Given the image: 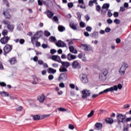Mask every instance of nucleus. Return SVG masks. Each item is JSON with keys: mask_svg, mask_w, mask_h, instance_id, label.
Returning <instances> with one entry per match:
<instances>
[{"mask_svg": "<svg viewBox=\"0 0 131 131\" xmlns=\"http://www.w3.org/2000/svg\"><path fill=\"white\" fill-rule=\"evenodd\" d=\"M48 79L49 80H53V79H54V75H49L48 76Z\"/></svg>", "mask_w": 131, "mask_h": 131, "instance_id": "52", "label": "nucleus"}, {"mask_svg": "<svg viewBox=\"0 0 131 131\" xmlns=\"http://www.w3.org/2000/svg\"><path fill=\"white\" fill-rule=\"evenodd\" d=\"M98 34H99V33L98 32L94 31L93 33L90 34V37H92V38L97 39L99 36Z\"/></svg>", "mask_w": 131, "mask_h": 131, "instance_id": "18", "label": "nucleus"}, {"mask_svg": "<svg viewBox=\"0 0 131 131\" xmlns=\"http://www.w3.org/2000/svg\"><path fill=\"white\" fill-rule=\"evenodd\" d=\"M77 16L79 20H81V13L79 12H77Z\"/></svg>", "mask_w": 131, "mask_h": 131, "instance_id": "38", "label": "nucleus"}, {"mask_svg": "<svg viewBox=\"0 0 131 131\" xmlns=\"http://www.w3.org/2000/svg\"><path fill=\"white\" fill-rule=\"evenodd\" d=\"M48 72L50 74H55L57 72V70L52 68H49L48 69Z\"/></svg>", "mask_w": 131, "mask_h": 131, "instance_id": "21", "label": "nucleus"}, {"mask_svg": "<svg viewBox=\"0 0 131 131\" xmlns=\"http://www.w3.org/2000/svg\"><path fill=\"white\" fill-rule=\"evenodd\" d=\"M85 30L88 32H91L92 30H93V28L91 26H88L86 27Z\"/></svg>", "mask_w": 131, "mask_h": 131, "instance_id": "36", "label": "nucleus"}, {"mask_svg": "<svg viewBox=\"0 0 131 131\" xmlns=\"http://www.w3.org/2000/svg\"><path fill=\"white\" fill-rule=\"evenodd\" d=\"M37 3L38 6H42V4H46V2L42 0H37Z\"/></svg>", "mask_w": 131, "mask_h": 131, "instance_id": "33", "label": "nucleus"}, {"mask_svg": "<svg viewBox=\"0 0 131 131\" xmlns=\"http://www.w3.org/2000/svg\"><path fill=\"white\" fill-rule=\"evenodd\" d=\"M117 119L118 121V123H123L124 122V120L125 119V115L122 114H117Z\"/></svg>", "mask_w": 131, "mask_h": 131, "instance_id": "5", "label": "nucleus"}, {"mask_svg": "<svg viewBox=\"0 0 131 131\" xmlns=\"http://www.w3.org/2000/svg\"><path fill=\"white\" fill-rule=\"evenodd\" d=\"M13 50V45L9 44H6V46L3 48V55L7 56L8 54L11 53Z\"/></svg>", "mask_w": 131, "mask_h": 131, "instance_id": "2", "label": "nucleus"}, {"mask_svg": "<svg viewBox=\"0 0 131 131\" xmlns=\"http://www.w3.org/2000/svg\"><path fill=\"white\" fill-rule=\"evenodd\" d=\"M62 66L63 67H66V68H68V67H70L71 64H70V63L68 61H62L61 62Z\"/></svg>", "mask_w": 131, "mask_h": 131, "instance_id": "20", "label": "nucleus"}, {"mask_svg": "<svg viewBox=\"0 0 131 131\" xmlns=\"http://www.w3.org/2000/svg\"><path fill=\"white\" fill-rule=\"evenodd\" d=\"M79 25L81 28H83L84 27H85V24L82 21H81L79 24Z\"/></svg>", "mask_w": 131, "mask_h": 131, "instance_id": "44", "label": "nucleus"}, {"mask_svg": "<svg viewBox=\"0 0 131 131\" xmlns=\"http://www.w3.org/2000/svg\"><path fill=\"white\" fill-rule=\"evenodd\" d=\"M53 19L54 20V21H55V22H58V21H59V18H58V16L56 15L53 17Z\"/></svg>", "mask_w": 131, "mask_h": 131, "instance_id": "48", "label": "nucleus"}, {"mask_svg": "<svg viewBox=\"0 0 131 131\" xmlns=\"http://www.w3.org/2000/svg\"><path fill=\"white\" fill-rule=\"evenodd\" d=\"M3 15L5 17L6 19H10L11 18V14H10L8 11H4Z\"/></svg>", "mask_w": 131, "mask_h": 131, "instance_id": "24", "label": "nucleus"}, {"mask_svg": "<svg viewBox=\"0 0 131 131\" xmlns=\"http://www.w3.org/2000/svg\"><path fill=\"white\" fill-rule=\"evenodd\" d=\"M0 85L1 86H7V84H6V83L4 82H0Z\"/></svg>", "mask_w": 131, "mask_h": 131, "instance_id": "58", "label": "nucleus"}, {"mask_svg": "<svg viewBox=\"0 0 131 131\" xmlns=\"http://www.w3.org/2000/svg\"><path fill=\"white\" fill-rule=\"evenodd\" d=\"M24 42H25V40H24V39H20L19 40L20 45H23V43H24Z\"/></svg>", "mask_w": 131, "mask_h": 131, "instance_id": "59", "label": "nucleus"}, {"mask_svg": "<svg viewBox=\"0 0 131 131\" xmlns=\"http://www.w3.org/2000/svg\"><path fill=\"white\" fill-rule=\"evenodd\" d=\"M38 64L39 65H43V61L42 60H38Z\"/></svg>", "mask_w": 131, "mask_h": 131, "instance_id": "63", "label": "nucleus"}, {"mask_svg": "<svg viewBox=\"0 0 131 131\" xmlns=\"http://www.w3.org/2000/svg\"><path fill=\"white\" fill-rule=\"evenodd\" d=\"M72 67L73 69H76L78 68V69H80L81 67L80 66V64L78 63V61L77 60H75L72 63Z\"/></svg>", "mask_w": 131, "mask_h": 131, "instance_id": "11", "label": "nucleus"}, {"mask_svg": "<svg viewBox=\"0 0 131 131\" xmlns=\"http://www.w3.org/2000/svg\"><path fill=\"white\" fill-rule=\"evenodd\" d=\"M59 88H65V84L62 82H60L59 84Z\"/></svg>", "mask_w": 131, "mask_h": 131, "instance_id": "47", "label": "nucleus"}, {"mask_svg": "<svg viewBox=\"0 0 131 131\" xmlns=\"http://www.w3.org/2000/svg\"><path fill=\"white\" fill-rule=\"evenodd\" d=\"M58 110L61 112H64V111H66V109L63 107H59L58 108Z\"/></svg>", "mask_w": 131, "mask_h": 131, "instance_id": "56", "label": "nucleus"}, {"mask_svg": "<svg viewBox=\"0 0 131 131\" xmlns=\"http://www.w3.org/2000/svg\"><path fill=\"white\" fill-rule=\"evenodd\" d=\"M107 74H108V70L106 69H103L101 71V73L99 74V79L101 81H105L107 79Z\"/></svg>", "mask_w": 131, "mask_h": 131, "instance_id": "1", "label": "nucleus"}, {"mask_svg": "<svg viewBox=\"0 0 131 131\" xmlns=\"http://www.w3.org/2000/svg\"><path fill=\"white\" fill-rule=\"evenodd\" d=\"M41 47H42V49H47L48 48V46L47 44L43 43V44H42Z\"/></svg>", "mask_w": 131, "mask_h": 131, "instance_id": "57", "label": "nucleus"}, {"mask_svg": "<svg viewBox=\"0 0 131 131\" xmlns=\"http://www.w3.org/2000/svg\"><path fill=\"white\" fill-rule=\"evenodd\" d=\"M7 28L11 32H13L14 30V26L13 25L8 24L7 25Z\"/></svg>", "mask_w": 131, "mask_h": 131, "instance_id": "27", "label": "nucleus"}, {"mask_svg": "<svg viewBox=\"0 0 131 131\" xmlns=\"http://www.w3.org/2000/svg\"><path fill=\"white\" fill-rule=\"evenodd\" d=\"M3 24H5V25H8V24H11V22H10L9 21H7L6 20H4L3 21Z\"/></svg>", "mask_w": 131, "mask_h": 131, "instance_id": "46", "label": "nucleus"}, {"mask_svg": "<svg viewBox=\"0 0 131 131\" xmlns=\"http://www.w3.org/2000/svg\"><path fill=\"white\" fill-rule=\"evenodd\" d=\"M94 113H95V112L93 110L91 111V112L90 113V114H88V118H90V117H92V116L94 115Z\"/></svg>", "mask_w": 131, "mask_h": 131, "instance_id": "39", "label": "nucleus"}, {"mask_svg": "<svg viewBox=\"0 0 131 131\" xmlns=\"http://www.w3.org/2000/svg\"><path fill=\"white\" fill-rule=\"evenodd\" d=\"M114 17H115V18H117V17H118V16H119V13L117 12H115L113 14Z\"/></svg>", "mask_w": 131, "mask_h": 131, "instance_id": "50", "label": "nucleus"}, {"mask_svg": "<svg viewBox=\"0 0 131 131\" xmlns=\"http://www.w3.org/2000/svg\"><path fill=\"white\" fill-rule=\"evenodd\" d=\"M68 8L71 9V8H73V3H69L68 4Z\"/></svg>", "mask_w": 131, "mask_h": 131, "instance_id": "49", "label": "nucleus"}, {"mask_svg": "<svg viewBox=\"0 0 131 131\" xmlns=\"http://www.w3.org/2000/svg\"><path fill=\"white\" fill-rule=\"evenodd\" d=\"M37 100L40 102V103H42L44 102L45 100H46V97L45 96V95L42 94L41 95L38 96Z\"/></svg>", "mask_w": 131, "mask_h": 131, "instance_id": "16", "label": "nucleus"}, {"mask_svg": "<svg viewBox=\"0 0 131 131\" xmlns=\"http://www.w3.org/2000/svg\"><path fill=\"white\" fill-rule=\"evenodd\" d=\"M43 14H45L46 15H47V16L48 18H51L53 16H54V13L51 11L50 10H47L46 11H45Z\"/></svg>", "mask_w": 131, "mask_h": 131, "instance_id": "14", "label": "nucleus"}, {"mask_svg": "<svg viewBox=\"0 0 131 131\" xmlns=\"http://www.w3.org/2000/svg\"><path fill=\"white\" fill-rule=\"evenodd\" d=\"M114 90H117L116 87L107 88L104 90L103 91L99 93V95H102V94H104V93H109V92L113 93V92H114Z\"/></svg>", "mask_w": 131, "mask_h": 131, "instance_id": "12", "label": "nucleus"}, {"mask_svg": "<svg viewBox=\"0 0 131 131\" xmlns=\"http://www.w3.org/2000/svg\"><path fill=\"white\" fill-rule=\"evenodd\" d=\"M131 120V117L130 118H127L126 119H124V122H128Z\"/></svg>", "mask_w": 131, "mask_h": 131, "instance_id": "62", "label": "nucleus"}, {"mask_svg": "<svg viewBox=\"0 0 131 131\" xmlns=\"http://www.w3.org/2000/svg\"><path fill=\"white\" fill-rule=\"evenodd\" d=\"M81 80L83 83H88L89 82V79H88V75L85 74H82L80 75Z\"/></svg>", "mask_w": 131, "mask_h": 131, "instance_id": "10", "label": "nucleus"}, {"mask_svg": "<svg viewBox=\"0 0 131 131\" xmlns=\"http://www.w3.org/2000/svg\"><path fill=\"white\" fill-rule=\"evenodd\" d=\"M8 62H10L11 65H15V64L17 63V59H16V58L15 57H12L9 59Z\"/></svg>", "mask_w": 131, "mask_h": 131, "instance_id": "17", "label": "nucleus"}, {"mask_svg": "<svg viewBox=\"0 0 131 131\" xmlns=\"http://www.w3.org/2000/svg\"><path fill=\"white\" fill-rule=\"evenodd\" d=\"M110 7V4H109L108 3H105V4H104L102 7V9H105V10H106V11H108L109 9V8Z\"/></svg>", "mask_w": 131, "mask_h": 131, "instance_id": "25", "label": "nucleus"}, {"mask_svg": "<svg viewBox=\"0 0 131 131\" xmlns=\"http://www.w3.org/2000/svg\"><path fill=\"white\" fill-rule=\"evenodd\" d=\"M69 50H70V53H72L73 54H77V50H74V47L73 46H70Z\"/></svg>", "mask_w": 131, "mask_h": 131, "instance_id": "22", "label": "nucleus"}, {"mask_svg": "<svg viewBox=\"0 0 131 131\" xmlns=\"http://www.w3.org/2000/svg\"><path fill=\"white\" fill-rule=\"evenodd\" d=\"M58 58V55H53L51 57L52 60H53V61H56L57 59Z\"/></svg>", "mask_w": 131, "mask_h": 131, "instance_id": "42", "label": "nucleus"}, {"mask_svg": "<svg viewBox=\"0 0 131 131\" xmlns=\"http://www.w3.org/2000/svg\"><path fill=\"white\" fill-rule=\"evenodd\" d=\"M60 72H67L68 70L65 67H61L59 69Z\"/></svg>", "mask_w": 131, "mask_h": 131, "instance_id": "30", "label": "nucleus"}, {"mask_svg": "<svg viewBox=\"0 0 131 131\" xmlns=\"http://www.w3.org/2000/svg\"><path fill=\"white\" fill-rule=\"evenodd\" d=\"M2 34V35H3V36H6V35H8V30H3Z\"/></svg>", "mask_w": 131, "mask_h": 131, "instance_id": "34", "label": "nucleus"}, {"mask_svg": "<svg viewBox=\"0 0 131 131\" xmlns=\"http://www.w3.org/2000/svg\"><path fill=\"white\" fill-rule=\"evenodd\" d=\"M69 128L70 129H74V125L71 124H70L69 125Z\"/></svg>", "mask_w": 131, "mask_h": 131, "instance_id": "55", "label": "nucleus"}, {"mask_svg": "<svg viewBox=\"0 0 131 131\" xmlns=\"http://www.w3.org/2000/svg\"><path fill=\"white\" fill-rule=\"evenodd\" d=\"M68 76L66 73H61L58 78V81H66L67 80Z\"/></svg>", "mask_w": 131, "mask_h": 131, "instance_id": "7", "label": "nucleus"}, {"mask_svg": "<svg viewBox=\"0 0 131 131\" xmlns=\"http://www.w3.org/2000/svg\"><path fill=\"white\" fill-rule=\"evenodd\" d=\"M81 47L82 50H84L85 52L93 51V47H92L90 44H81Z\"/></svg>", "mask_w": 131, "mask_h": 131, "instance_id": "4", "label": "nucleus"}, {"mask_svg": "<svg viewBox=\"0 0 131 131\" xmlns=\"http://www.w3.org/2000/svg\"><path fill=\"white\" fill-rule=\"evenodd\" d=\"M107 23H108V24H112V23H113V20L111 18H108L107 20Z\"/></svg>", "mask_w": 131, "mask_h": 131, "instance_id": "53", "label": "nucleus"}, {"mask_svg": "<svg viewBox=\"0 0 131 131\" xmlns=\"http://www.w3.org/2000/svg\"><path fill=\"white\" fill-rule=\"evenodd\" d=\"M113 14H112V13L111 12V10H108V11L107 12V16L108 17H112Z\"/></svg>", "mask_w": 131, "mask_h": 131, "instance_id": "45", "label": "nucleus"}, {"mask_svg": "<svg viewBox=\"0 0 131 131\" xmlns=\"http://www.w3.org/2000/svg\"><path fill=\"white\" fill-rule=\"evenodd\" d=\"M101 10V6L100 5H97L96 6V10L97 12H98V13H100V10Z\"/></svg>", "mask_w": 131, "mask_h": 131, "instance_id": "43", "label": "nucleus"}, {"mask_svg": "<svg viewBox=\"0 0 131 131\" xmlns=\"http://www.w3.org/2000/svg\"><path fill=\"white\" fill-rule=\"evenodd\" d=\"M56 62H58V63H62V60H61V57L57 55V58L56 59Z\"/></svg>", "mask_w": 131, "mask_h": 131, "instance_id": "40", "label": "nucleus"}, {"mask_svg": "<svg viewBox=\"0 0 131 131\" xmlns=\"http://www.w3.org/2000/svg\"><path fill=\"white\" fill-rule=\"evenodd\" d=\"M44 35L45 36H47V37H49V36H50V35H51V33H50V32H49L48 31H45L44 32Z\"/></svg>", "mask_w": 131, "mask_h": 131, "instance_id": "35", "label": "nucleus"}, {"mask_svg": "<svg viewBox=\"0 0 131 131\" xmlns=\"http://www.w3.org/2000/svg\"><path fill=\"white\" fill-rule=\"evenodd\" d=\"M116 43H120L121 42V40L119 38H117L116 39Z\"/></svg>", "mask_w": 131, "mask_h": 131, "instance_id": "60", "label": "nucleus"}, {"mask_svg": "<svg viewBox=\"0 0 131 131\" xmlns=\"http://www.w3.org/2000/svg\"><path fill=\"white\" fill-rule=\"evenodd\" d=\"M61 58L62 59H67V55L65 54H62L61 56Z\"/></svg>", "mask_w": 131, "mask_h": 131, "instance_id": "51", "label": "nucleus"}, {"mask_svg": "<svg viewBox=\"0 0 131 131\" xmlns=\"http://www.w3.org/2000/svg\"><path fill=\"white\" fill-rule=\"evenodd\" d=\"M70 27L73 30H77L78 25L76 24H74V23L71 22L70 23Z\"/></svg>", "mask_w": 131, "mask_h": 131, "instance_id": "15", "label": "nucleus"}, {"mask_svg": "<svg viewBox=\"0 0 131 131\" xmlns=\"http://www.w3.org/2000/svg\"><path fill=\"white\" fill-rule=\"evenodd\" d=\"M111 88H116L117 89V90H114V91H118V89H119V90H121V89H122V85H121V84H118V86L115 85Z\"/></svg>", "mask_w": 131, "mask_h": 131, "instance_id": "26", "label": "nucleus"}, {"mask_svg": "<svg viewBox=\"0 0 131 131\" xmlns=\"http://www.w3.org/2000/svg\"><path fill=\"white\" fill-rule=\"evenodd\" d=\"M57 40V39H56V37L54 36H51L49 38V41H51V42H55Z\"/></svg>", "mask_w": 131, "mask_h": 131, "instance_id": "31", "label": "nucleus"}, {"mask_svg": "<svg viewBox=\"0 0 131 131\" xmlns=\"http://www.w3.org/2000/svg\"><path fill=\"white\" fill-rule=\"evenodd\" d=\"M111 31V29L110 28H106L105 29V32L106 33L110 32Z\"/></svg>", "mask_w": 131, "mask_h": 131, "instance_id": "61", "label": "nucleus"}, {"mask_svg": "<svg viewBox=\"0 0 131 131\" xmlns=\"http://www.w3.org/2000/svg\"><path fill=\"white\" fill-rule=\"evenodd\" d=\"M58 28L59 31L60 32H63V31L65 30V27H64L63 26H59Z\"/></svg>", "mask_w": 131, "mask_h": 131, "instance_id": "32", "label": "nucleus"}, {"mask_svg": "<svg viewBox=\"0 0 131 131\" xmlns=\"http://www.w3.org/2000/svg\"><path fill=\"white\" fill-rule=\"evenodd\" d=\"M123 131H128V126H126L123 127Z\"/></svg>", "mask_w": 131, "mask_h": 131, "instance_id": "64", "label": "nucleus"}, {"mask_svg": "<svg viewBox=\"0 0 131 131\" xmlns=\"http://www.w3.org/2000/svg\"><path fill=\"white\" fill-rule=\"evenodd\" d=\"M1 95L2 97H9V93L5 91L1 92Z\"/></svg>", "mask_w": 131, "mask_h": 131, "instance_id": "29", "label": "nucleus"}, {"mask_svg": "<svg viewBox=\"0 0 131 131\" xmlns=\"http://www.w3.org/2000/svg\"><path fill=\"white\" fill-rule=\"evenodd\" d=\"M95 126L96 128L98 129V130H100V129L102 128V126H103V124H102V123H96L95 124Z\"/></svg>", "mask_w": 131, "mask_h": 131, "instance_id": "23", "label": "nucleus"}, {"mask_svg": "<svg viewBox=\"0 0 131 131\" xmlns=\"http://www.w3.org/2000/svg\"><path fill=\"white\" fill-rule=\"evenodd\" d=\"M82 99H88V97L91 96V91L86 90V89H84L82 91Z\"/></svg>", "mask_w": 131, "mask_h": 131, "instance_id": "8", "label": "nucleus"}, {"mask_svg": "<svg viewBox=\"0 0 131 131\" xmlns=\"http://www.w3.org/2000/svg\"><path fill=\"white\" fill-rule=\"evenodd\" d=\"M61 48H65L66 47V43L64 42L61 40Z\"/></svg>", "mask_w": 131, "mask_h": 131, "instance_id": "54", "label": "nucleus"}, {"mask_svg": "<svg viewBox=\"0 0 131 131\" xmlns=\"http://www.w3.org/2000/svg\"><path fill=\"white\" fill-rule=\"evenodd\" d=\"M114 23H115L116 24H117V25L120 24V20H119L117 18L115 19L114 20Z\"/></svg>", "mask_w": 131, "mask_h": 131, "instance_id": "41", "label": "nucleus"}, {"mask_svg": "<svg viewBox=\"0 0 131 131\" xmlns=\"http://www.w3.org/2000/svg\"><path fill=\"white\" fill-rule=\"evenodd\" d=\"M76 59V55H72L71 53L67 55V59L69 61H72V60H75Z\"/></svg>", "mask_w": 131, "mask_h": 131, "instance_id": "13", "label": "nucleus"}, {"mask_svg": "<svg viewBox=\"0 0 131 131\" xmlns=\"http://www.w3.org/2000/svg\"><path fill=\"white\" fill-rule=\"evenodd\" d=\"M105 122L108 124H112L114 122V120L112 118H106L105 119Z\"/></svg>", "mask_w": 131, "mask_h": 131, "instance_id": "19", "label": "nucleus"}, {"mask_svg": "<svg viewBox=\"0 0 131 131\" xmlns=\"http://www.w3.org/2000/svg\"><path fill=\"white\" fill-rule=\"evenodd\" d=\"M57 47L58 48H62V44L61 43V40H58L57 42L56 43Z\"/></svg>", "mask_w": 131, "mask_h": 131, "instance_id": "37", "label": "nucleus"}, {"mask_svg": "<svg viewBox=\"0 0 131 131\" xmlns=\"http://www.w3.org/2000/svg\"><path fill=\"white\" fill-rule=\"evenodd\" d=\"M40 33H41V31H38L34 35V36L31 37V41L33 45H34V42H35V41L40 37Z\"/></svg>", "mask_w": 131, "mask_h": 131, "instance_id": "3", "label": "nucleus"}, {"mask_svg": "<svg viewBox=\"0 0 131 131\" xmlns=\"http://www.w3.org/2000/svg\"><path fill=\"white\" fill-rule=\"evenodd\" d=\"M34 120H39L40 119V116L38 115H32Z\"/></svg>", "mask_w": 131, "mask_h": 131, "instance_id": "28", "label": "nucleus"}, {"mask_svg": "<svg viewBox=\"0 0 131 131\" xmlns=\"http://www.w3.org/2000/svg\"><path fill=\"white\" fill-rule=\"evenodd\" d=\"M128 68V64L126 63H124L123 65H122L119 71V73H120V75H124L125 74V70H126V68Z\"/></svg>", "mask_w": 131, "mask_h": 131, "instance_id": "6", "label": "nucleus"}, {"mask_svg": "<svg viewBox=\"0 0 131 131\" xmlns=\"http://www.w3.org/2000/svg\"><path fill=\"white\" fill-rule=\"evenodd\" d=\"M11 37L9 36H4L0 39V42L2 45H7L8 42H9V40H10Z\"/></svg>", "mask_w": 131, "mask_h": 131, "instance_id": "9", "label": "nucleus"}]
</instances>
